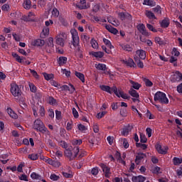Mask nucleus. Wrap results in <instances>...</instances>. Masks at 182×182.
Instances as JSON below:
<instances>
[{"instance_id":"4468645a","label":"nucleus","mask_w":182,"mask_h":182,"mask_svg":"<svg viewBox=\"0 0 182 182\" xmlns=\"http://www.w3.org/2000/svg\"><path fill=\"white\" fill-rule=\"evenodd\" d=\"M54 45H53V38H50L48 40V43L46 46V49L48 53H50L53 50Z\"/></svg>"},{"instance_id":"473e14b6","label":"nucleus","mask_w":182,"mask_h":182,"mask_svg":"<svg viewBox=\"0 0 182 182\" xmlns=\"http://www.w3.org/2000/svg\"><path fill=\"white\" fill-rule=\"evenodd\" d=\"M7 113L12 119H16L18 117V114L11 108L7 109Z\"/></svg>"},{"instance_id":"393cba45","label":"nucleus","mask_w":182,"mask_h":182,"mask_svg":"<svg viewBox=\"0 0 182 182\" xmlns=\"http://www.w3.org/2000/svg\"><path fill=\"white\" fill-rule=\"evenodd\" d=\"M136 55L140 58V59H146V51L144 50H138L136 51Z\"/></svg>"},{"instance_id":"13d9d810","label":"nucleus","mask_w":182,"mask_h":182,"mask_svg":"<svg viewBox=\"0 0 182 182\" xmlns=\"http://www.w3.org/2000/svg\"><path fill=\"white\" fill-rule=\"evenodd\" d=\"M155 42L158 43V45H164V41L160 38V37H155Z\"/></svg>"},{"instance_id":"e433bc0d","label":"nucleus","mask_w":182,"mask_h":182,"mask_svg":"<svg viewBox=\"0 0 182 182\" xmlns=\"http://www.w3.org/2000/svg\"><path fill=\"white\" fill-rule=\"evenodd\" d=\"M28 159H29L30 160H32L33 161H35L36 160H38V159H39V154H28Z\"/></svg>"},{"instance_id":"09e8293b","label":"nucleus","mask_w":182,"mask_h":182,"mask_svg":"<svg viewBox=\"0 0 182 182\" xmlns=\"http://www.w3.org/2000/svg\"><path fill=\"white\" fill-rule=\"evenodd\" d=\"M136 147L142 149V150H146V149H147V145L146 144H141V142L136 143Z\"/></svg>"},{"instance_id":"5701e85b","label":"nucleus","mask_w":182,"mask_h":182,"mask_svg":"<svg viewBox=\"0 0 182 182\" xmlns=\"http://www.w3.org/2000/svg\"><path fill=\"white\" fill-rule=\"evenodd\" d=\"M105 29H107L109 32L113 33L114 35L117 34V33L119 32L117 29L114 28L113 26L110 25H105Z\"/></svg>"},{"instance_id":"052dcab7","label":"nucleus","mask_w":182,"mask_h":182,"mask_svg":"<svg viewBox=\"0 0 182 182\" xmlns=\"http://www.w3.org/2000/svg\"><path fill=\"white\" fill-rule=\"evenodd\" d=\"M160 170H161V168L159 167V166H155L154 168H153V173L154 174H160Z\"/></svg>"},{"instance_id":"69168bd1","label":"nucleus","mask_w":182,"mask_h":182,"mask_svg":"<svg viewBox=\"0 0 182 182\" xmlns=\"http://www.w3.org/2000/svg\"><path fill=\"white\" fill-rule=\"evenodd\" d=\"M63 177H65V178H73V174L72 173H68L66 172H63Z\"/></svg>"},{"instance_id":"bb28decb","label":"nucleus","mask_w":182,"mask_h":182,"mask_svg":"<svg viewBox=\"0 0 182 182\" xmlns=\"http://www.w3.org/2000/svg\"><path fill=\"white\" fill-rule=\"evenodd\" d=\"M129 83L132 85V87H133V89H135L136 90H139L140 87H141V85L132 80H129Z\"/></svg>"},{"instance_id":"f257e3e1","label":"nucleus","mask_w":182,"mask_h":182,"mask_svg":"<svg viewBox=\"0 0 182 182\" xmlns=\"http://www.w3.org/2000/svg\"><path fill=\"white\" fill-rule=\"evenodd\" d=\"M70 33L72 35L73 45L74 48H77L75 50L76 55H77L79 58H83V48L80 47V40L79 38L77 31L76 29H71Z\"/></svg>"},{"instance_id":"a18cd8bd","label":"nucleus","mask_w":182,"mask_h":182,"mask_svg":"<svg viewBox=\"0 0 182 182\" xmlns=\"http://www.w3.org/2000/svg\"><path fill=\"white\" fill-rule=\"evenodd\" d=\"M39 114L41 117H45V114H46V112L45 111V107L40 105Z\"/></svg>"},{"instance_id":"aec40b11","label":"nucleus","mask_w":182,"mask_h":182,"mask_svg":"<svg viewBox=\"0 0 182 182\" xmlns=\"http://www.w3.org/2000/svg\"><path fill=\"white\" fill-rule=\"evenodd\" d=\"M90 55H91L92 56H94V58H98L99 59H102V58L105 56V53L102 51H97V52L92 51L90 53Z\"/></svg>"},{"instance_id":"58836bf2","label":"nucleus","mask_w":182,"mask_h":182,"mask_svg":"<svg viewBox=\"0 0 182 182\" xmlns=\"http://www.w3.org/2000/svg\"><path fill=\"white\" fill-rule=\"evenodd\" d=\"M31 177L33 178V180H42V176L36 173V172H33L31 174Z\"/></svg>"},{"instance_id":"39448f33","label":"nucleus","mask_w":182,"mask_h":182,"mask_svg":"<svg viewBox=\"0 0 182 182\" xmlns=\"http://www.w3.org/2000/svg\"><path fill=\"white\" fill-rule=\"evenodd\" d=\"M10 92L14 97H19L22 95V90H21V88H19V86L16 83L11 84Z\"/></svg>"},{"instance_id":"c9c22d12","label":"nucleus","mask_w":182,"mask_h":182,"mask_svg":"<svg viewBox=\"0 0 182 182\" xmlns=\"http://www.w3.org/2000/svg\"><path fill=\"white\" fill-rule=\"evenodd\" d=\"M48 103L51 106H56V105H58V102L56 101V99H54L53 97H48Z\"/></svg>"},{"instance_id":"c756f323","label":"nucleus","mask_w":182,"mask_h":182,"mask_svg":"<svg viewBox=\"0 0 182 182\" xmlns=\"http://www.w3.org/2000/svg\"><path fill=\"white\" fill-rule=\"evenodd\" d=\"M172 161L173 166H180L182 164V158L173 157Z\"/></svg>"},{"instance_id":"774afa93","label":"nucleus","mask_w":182,"mask_h":182,"mask_svg":"<svg viewBox=\"0 0 182 182\" xmlns=\"http://www.w3.org/2000/svg\"><path fill=\"white\" fill-rule=\"evenodd\" d=\"M67 130H72L73 129V122H69L67 123V127H66Z\"/></svg>"},{"instance_id":"b1692460","label":"nucleus","mask_w":182,"mask_h":182,"mask_svg":"<svg viewBox=\"0 0 182 182\" xmlns=\"http://www.w3.org/2000/svg\"><path fill=\"white\" fill-rule=\"evenodd\" d=\"M55 140L58 141L59 146L63 147V149H65V150L69 147V145H68V143L63 140L59 139V138L55 139Z\"/></svg>"},{"instance_id":"a211bd4d","label":"nucleus","mask_w":182,"mask_h":182,"mask_svg":"<svg viewBox=\"0 0 182 182\" xmlns=\"http://www.w3.org/2000/svg\"><path fill=\"white\" fill-rule=\"evenodd\" d=\"M122 50L125 52H133V47L130 44L123 43L120 45Z\"/></svg>"},{"instance_id":"c03bdc74","label":"nucleus","mask_w":182,"mask_h":182,"mask_svg":"<svg viewBox=\"0 0 182 182\" xmlns=\"http://www.w3.org/2000/svg\"><path fill=\"white\" fill-rule=\"evenodd\" d=\"M28 86H29L30 90H31V92H32V93H36V90H38V88L33 83L29 82Z\"/></svg>"},{"instance_id":"72a5a7b5","label":"nucleus","mask_w":182,"mask_h":182,"mask_svg":"<svg viewBox=\"0 0 182 182\" xmlns=\"http://www.w3.org/2000/svg\"><path fill=\"white\" fill-rule=\"evenodd\" d=\"M56 43H57V45H59L60 46L63 48L65 46V39H63V38H60V37H58V36H57Z\"/></svg>"},{"instance_id":"e2e57ef3","label":"nucleus","mask_w":182,"mask_h":182,"mask_svg":"<svg viewBox=\"0 0 182 182\" xmlns=\"http://www.w3.org/2000/svg\"><path fill=\"white\" fill-rule=\"evenodd\" d=\"M59 21L60 23H62V25H63L64 26H66V25H68V21H66V20L63 17L60 16Z\"/></svg>"},{"instance_id":"4c0bfd02","label":"nucleus","mask_w":182,"mask_h":182,"mask_svg":"<svg viewBox=\"0 0 182 182\" xmlns=\"http://www.w3.org/2000/svg\"><path fill=\"white\" fill-rule=\"evenodd\" d=\"M144 5H147L148 6H156V3L153 0H144Z\"/></svg>"},{"instance_id":"8fccbe9b","label":"nucleus","mask_w":182,"mask_h":182,"mask_svg":"<svg viewBox=\"0 0 182 182\" xmlns=\"http://www.w3.org/2000/svg\"><path fill=\"white\" fill-rule=\"evenodd\" d=\"M51 14L52 16H53L54 18H58V16H59V10H58V9L56 8H54Z\"/></svg>"},{"instance_id":"4d7b16f0","label":"nucleus","mask_w":182,"mask_h":182,"mask_svg":"<svg viewBox=\"0 0 182 182\" xmlns=\"http://www.w3.org/2000/svg\"><path fill=\"white\" fill-rule=\"evenodd\" d=\"M41 35H43L44 36H48L49 35V28L46 27L43 28Z\"/></svg>"},{"instance_id":"0eeeda50","label":"nucleus","mask_w":182,"mask_h":182,"mask_svg":"<svg viewBox=\"0 0 182 182\" xmlns=\"http://www.w3.org/2000/svg\"><path fill=\"white\" fill-rule=\"evenodd\" d=\"M100 167H101L103 173H105V177H106V178H110V174H112V173H110V167L107 166V165L103 163L100 164Z\"/></svg>"},{"instance_id":"6e6d98bb","label":"nucleus","mask_w":182,"mask_h":182,"mask_svg":"<svg viewBox=\"0 0 182 182\" xmlns=\"http://www.w3.org/2000/svg\"><path fill=\"white\" fill-rule=\"evenodd\" d=\"M50 83L51 86H54V87H57L58 89H60V85L56 81L52 80L50 81Z\"/></svg>"},{"instance_id":"680f3d73","label":"nucleus","mask_w":182,"mask_h":182,"mask_svg":"<svg viewBox=\"0 0 182 182\" xmlns=\"http://www.w3.org/2000/svg\"><path fill=\"white\" fill-rule=\"evenodd\" d=\"M61 73L63 75H65L67 77H69L70 76V71L66 70V69H61Z\"/></svg>"},{"instance_id":"7c9ffc66","label":"nucleus","mask_w":182,"mask_h":182,"mask_svg":"<svg viewBox=\"0 0 182 182\" xmlns=\"http://www.w3.org/2000/svg\"><path fill=\"white\" fill-rule=\"evenodd\" d=\"M145 15L146 18H149V19H157L156 18V16L154 15V13L150 11H146Z\"/></svg>"},{"instance_id":"5fc2aeb1","label":"nucleus","mask_w":182,"mask_h":182,"mask_svg":"<svg viewBox=\"0 0 182 182\" xmlns=\"http://www.w3.org/2000/svg\"><path fill=\"white\" fill-rule=\"evenodd\" d=\"M50 180H53V181H58L60 177L59 176H57L55 173H52L50 176Z\"/></svg>"},{"instance_id":"f8f14e48","label":"nucleus","mask_w":182,"mask_h":182,"mask_svg":"<svg viewBox=\"0 0 182 182\" xmlns=\"http://www.w3.org/2000/svg\"><path fill=\"white\" fill-rule=\"evenodd\" d=\"M69 86L70 87V88L69 87ZM69 86H68L67 85H64L62 86L60 85V89H61V90H68L70 93H74L75 90H76V89H75V86H73V85L72 84H69Z\"/></svg>"},{"instance_id":"412c9836","label":"nucleus","mask_w":182,"mask_h":182,"mask_svg":"<svg viewBox=\"0 0 182 182\" xmlns=\"http://www.w3.org/2000/svg\"><path fill=\"white\" fill-rule=\"evenodd\" d=\"M124 63L125 65H127V66H129V68H136V63H134V61L132 58H129L128 60H124Z\"/></svg>"},{"instance_id":"2eb2a0df","label":"nucleus","mask_w":182,"mask_h":182,"mask_svg":"<svg viewBox=\"0 0 182 182\" xmlns=\"http://www.w3.org/2000/svg\"><path fill=\"white\" fill-rule=\"evenodd\" d=\"M137 29L141 33V35L149 36V32L146 31V26H144V24H139L137 26Z\"/></svg>"},{"instance_id":"9b49d317","label":"nucleus","mask_w":182,"mask_h":182,"mask_svg":"<svg viewBox=\"0 0 182 182\" xmlns=\"http://www.w3.org/2000/svg\"><path fill=\"white\" fill-rule=\"evenodd\" d=\"M113 90L114 91V95L117 96V97H122V99H129V95L127 94H124L123 91L119 90L117 88H114Z\"/></svg>"},{"instance_id":"c85d7f7f","label":"nucleus","mask_w":182,"mask_h":182,"mask_svg":"<svg viewBox=\"0 0 182 182\" xmlns=\"http://www.w3.org/2000/svg\"><path fill=\"white\" fill-rule=\"evenodd\" d=\"M75 75L82 82V83H85V75L82 73L75 71Z\"/></svg>"},{"instance_id":"6e6552de","label":"nucleus","mask_w":182,"mask_h":182,"mask_svg":"<svg viewBox=\"0 0 182 182\" xmlns=\"http://www.w3.org/2000/svg\"><path fill=\"white\" fill-rule=\"evenodd\" d=\"M155 149L159 154H167V151H168V146H164L163 148L159 143L155 145Z\"/></svg>"},{"instance_id":"a19ab883","label":"nucleus","mask_w":182,"mask_h":182,"mask_svg":"<svg viewBox=\"0 0 182 182\" xmlns=\"http://www.w3.org/2000/svg\"><path fill=\"white\" fill-rule=\"evenodd\" d=\"M95 68L97 69V70H106V65L98 63L95 64Z\"/></svg>"},{"instance_id":"3c124183","label":"nucleus","mask_w":182,"mask_h":182,"mask_svg":"<svg viewBox=\"0 0 182 182\" xmlns=\"http://www.w3.org/2000/svg\"><path fill=\"white\" fill-rule=\"evenodd\" d=\"M154 12H155V14H157L158 15H161V6H156L155 8H154Z\"/></svg>"},{"instance_id":"de8ad7c7","label":"nucleus","mask_w":182,"mask_h":182,"mask_svg":"<svg viewBox=\"0 0 182 182\" xmlns=\"http://www.w3.org/2000/svg\"><path fill=\"white\" fill-rule=\"evenodd\" d=\"M143 80L145 83V85L148 87H151V86H153V82L148 78H144Z\"/></svg>"},{"instance_id":"f03ea898","label":"nucleus","mask_w":182,"mask_h":182,"mask_svg":"<svg viewBox=\"0 0 182 182\" xmlns=\"http://www.w3.org/2000/svg\"><path fill=\"white\" fill-rule=\"evenodd\" d=\"M80 153L78 146H73L70 145L67 149L65 150L64 154L69 159V160H75L77 157V154Z\"/></svg>"},{"instance_id":"f3484780","label":"nucleus","mask_w":182,"mask_h":182,"mask_svg":"<svg viewBox=\"0 0 182 182\" xmlns=\"http://www.w3.org/2000/svg\"><path fill=\"white\" fill-rule=\"evenodd\" d=\"M145 157H147V155H146V154L138 153L135 159L136 164H140V163H141V160Z\"/></svg>"},{"instance_id":"bf43d9fd","label":"nucleus","mask_w":182,"mask_h":182,"mask_svg":"<svg viewBox=\"0 0 182 182\" xmlns=\"http://www.w3.org/2000/svg\"><path fill=\"white\" fill-rule=\"evenodd\" d=\"M19 180L21 181H28V176L25 175V173L21 174L20 176H18Z\"/></svg>"},{"instance_id":"4be33fe9","label":"nucleus","mask_w":182,"mask_h":182,"mask_svg":"<svg viewBox=\"0 0 182 182\" xmlns=\"http://www.w3.org/2000/svg\"><path fill=\"white\" fill-rule=\"evenodd\" d=\"M57 62L59 66H63V65H66V63L68 62V58L61 56L57 60Z\"/></svg>"},{"instance_id":"338daca9","label":"nucleus","mask_w":182,"mask_h":182,"mask_svg":"<svg viewBox=\"0 0 182 182\" xmlns=\"http://www.w3.org/2000/svg\"><path fill=\"white\" fill-rule=\"evenodd\" d=\"M1 11H4V12H8V11H9V6L7 4H4L1 6Z\"/></svg>"},{"instance_id":"dca6fc26","label":"nucleus","mask_w":182,"mask_h":182,"mask_svg":"<svg viewBox=\"0 0 182 182\" xmlns=\"http://www.w3.org/2000/svg\"><path fill=\"white\" fill-rule=\"evenodd\" d=\"M132 129H133V126L132 125H127L124 127L122 132V136H129V134L130 133V132H132Z\"/></svg>"},{"instance_id":"9d476101","label":"nucleus","mask_w":182,"mask_h":182,"mask_svg":"<svg viewBox=\"0 0 182 182\" xmlns=\"http://www.w3.org/2000/svg\"><path fill=\"white\" fill-rule=\"evenodd\" d=\"M77 6L79 9H89L90 8V3H87L86 0H80V4Z\"/></svg>"},{"instance_id":"423d86ee","label":"nucleus","mask_w":182,"mask_h":182,"mask_svg":"<svg viewBox=\"0 0 182 182\" xmlns=\"http://www.w3.org/2000/svg\"><path fill=\"white\" fill-rule=\"evenodd\" d=\"M182 79V73L180 71H175L172 73L170 80L172 83H176V82H180Z\"/></svg>"},{"instance_id":"37998d69","label":"nucleus","mask_w":182,"mask_h":182,"mask_svg":"<svg viewBox=\"0 0 182 182\" xmlns=\"http://www.w3.org/2000/svg\"><path fill=\"white\" fill-rule=\"evenodd\" d=\"M90 43H91V46H92V48H93V49L99 48V44L97 43V41H96V40H95L93 38L91 39Z\"/></svg>"},{"instance_id":"1a4fd4ad","label":"nucleus","mask_w":182,"mask_h":182,"mask_svg":"<svg viewBox=\"0 0 182 182\" xmlns=\"http://www.w3.org/2000/svg\"><path fill=\"white\" fill-rule=\"evenodd\" d=\"M35 13L33 12H29L28 14V15L23 16V21H25L26 22H35Z\"/></svg>"},{"instance_id":"a878e982","label":"nucleus","mask_w":182,"mask_h":182,"mask_svg":"<svg viewBox=\"0 0 182 182\" xmlns=\"http://www.w3.org/2000/svg\"><path fill=\"white\" fill-rule=\"evenodd\" d=\"M169 25H170V20L168 19V18H165L161 22V28H168Z\"/></svg>"},{"instance_id":"20e7f679","label":"nucleus","mask_w":182,"mask_h":182,"mask_svg":"<svg viewBox=\"0 0 182 182\" xmlns=\"http://www.w3.org/2000/svg\"><path fill=\"white\" fill-rule=\"evenodd\" d=\"M154 100L155 102H159V103H161L162 105H168V98H167L166 93L160 91L156 92L154 97Z\"/></svg>"},{"instance_id":"864d4df0","label":"nucleus","mask_w":182,"mask_h":182,"mask_svg":"<svg viewBox=\"0 0 182 182\" xmlns=\"http://www.w3.org/2000/svg\"><path fill=\"white\" fill-rule=\"evenodd\" d=\"M91 174H92V176H97V174H99V167H95L91 170Z\"/></svg>"},{"instance_id":"6ab92c4d","label":"nucleus","mask_w":182,"mask_h":182,"mask_svg":"<svg viewBox=\"0 0 182 182\" xmlns=\"http://www.w3.org/2000/svg\"><path fill=\"white\" fill-rule=\"evenodd\" d=\"M132 182H145L146 181V177L143 176L141 175L134 176H133L132 178Z\"/></svg>"},{"instance_id":"0e129e2a","label":"nucleus","mask_w":182,"mask_h":182,"mask_svg":"<svg viewBox=\"0 0 182 182\" xmlns=\"http://www.w3.org/2000/svg\"><path fill=\"white\" fill-rule=\"evenodd\" d=\"M146 28H148L151 32H157L156 28H154L153 26L150 23L146 24Z\"/></svg>"},{"instance_id":"49530a36","label":"nucleus","mask_w":182,"mask_h":182,"mask_svg":"<svg viewBox=\"0 0 182 182\" xmlns=\"http://www.w3.org/2000/svg\"><path fill=\"white\" fill-rule=\"evenodd\" d=\"M103 42L107 46V48H109V49H113L114 47L112 46V43L110 42V41L106 38H103Z\"/></svg>"},{"instance_id":"2f4dec72","label":"nucleus","mask_w":182,"mask_h":182,"mask_svg":"<svg viewBox=\"0 0 182 182\" xmlns=\"http://www.w3.org/2000/svg\"><path fill=\"white\" fill-rule=\"evenodd\" d=\"M23 6L24 9L29 10L32 8V4H31V0H25Z\"/></svg>"},{"instance_id":"cd10ccee","label":"nucleus","mask_w":182,"mask_h":182,"mask_svg":"<svg viewBox=\"0 0 182 182\" xmlns=\"http://www.w3.org/2000/svg\"><path fill=\"white\" fill-rule=\"evenodd\" d=\"M33 46H43L45 41L42 39H36L33 42Z\"/></svg>"},{"instance_id":"f704fd0d","label":"nucleus","mask_w":182,"mask_h":182,"mask_svg":"<svg viewBox=\"0 0 182 182\" xmlns=\"http://www.w3.org/2000/svg\"><path fill=\"white\" fill-rule=\"evenodd\" d=\"M129 94L132 97H135L136 99H139V97H140V95H139V93L137 92V91H136L135 90L131 89L129 91Z\"/></svg>"},{"instance_id":"603ef678","label":"nucleus","mask_w":182,"mask_h":182,"mask_svg":"<svg viewBox=\"0 0 182 182\" xmlns=\"http://www.w3.org/2000/svg\"><path fill=\"white\" fill-rule=\"evenodd\" d=\"M81 143V139H73L72 141L73 146H80Z\"/></svg>"},{"instance_id":"79ce46f5","label":"nucleus","mask_w":182,"mask_h":182,"mask_svg":"<svg viewBox=\"0 0 182 182\" xmlns=\"http://www.w3.org/2000/svg\"><path fill=\"white\" fill-rule=\"evenodd\" d=\"M43 75L46 80H50L51 79H53V77H55V75L53 74H48L46 73H43Z\"/></svg>"},{"instance_id":"ea45409f","label":"nucleus","mask_w":182,"mask_h":182,"mask_svg":"<svg viewBox=\"0 0 182 182\" xmlns=\"http://www.w3.org/2000/svg\"><path fill=\"white\" fill-rule=\"evenodd\" d=\"M12 56L16 59V62H18V63H22V58H21V56H19L16 53H12Z\"/></svg>"},{"instance_id":"7ed1b4c3","label":"nucleus","mask_w":182,"mask_h":182,"mask_svg":"<svg viewBox=\"0 0 182 182\" xmlns=\"http://www.w3.org/2000/svg\"><path fill=\"white\" fill-rule=\"evenodd\" d=\"M33 127L36 130H38L39 132H41V133H43V134H44V136H49V134H50V132L48 130V128H46V127H45V124H43L42 120H41L39 119H37L34 121Z\"/></svg>"},{"instance_id":"ddd939ff","label":"nucleus","mask_w":182,"mask_h":182,"mask_svg":"<svg viewBox=\"0 0 182 182\" xmlns=\"http://www.w3.org/2000/svg\"><path fill=\"white\" fill-rule=\"evenodd\" d=\"M100 87L101 90H103V92H107V93H109L110 95H112V93H114V91L113 90V89L117 88L116 86L110 87L107 85H100Z\"/></svg>"}]
</instances>
